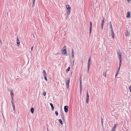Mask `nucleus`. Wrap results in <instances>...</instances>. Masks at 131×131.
<instances>
[{
    "label": "nucleus",
    "mask_w": 131,
    "mask_h": 131,
    "mask_svg": "<svg viewBox=\"0 0 131 131\" xmlns=\"http://www.w3.org/2000/svg\"><path fill=\"white\" fill-rule=\"evenodd\" d=\"M117 52L118 55L121 54V53L120 52V50H118L117 51Z\"/></svg>",
    "instance_id": "nucleus-20"
},
{
    "label": "nucleus",
    "mask_w": 131,
    "mask_h": 131,
    "mask_svg": "<svg viewBox=\"0 0 131 131\" xmlns=\"http://www.w3.org/2000/svg\"><path fill=\"white\" fill-rule=\"evenodd\" d=\"M35 0H33V1H34V2H35Z\"/></svg>",
    "instance_id": "nucleus-46"
},
{
    "label": "nucleus",
    "mask_w": 131,
    "mask_h": 131,
    "mask_svg": "<svg viewBox=\"0 0 131 131\" xmlns=\"http://www.w3.org/2000/svg\"><path fill=\"white\" fill-rule=\"evenodd\" d=\"M111 35L112 37L114 39V32L113 29H111Z\"/></svg>",
    "instance_id": "nucleus-7"
},
{
    "label": "nucleus",
    "mask_w": 131,
    "mask_h": 131,
    "mask_svg": "<svg viewBox=\"0 0 131 131\" xmlns=\"http://www.w3.org/2000/svg\"><path fill=\"white\" fill-rule=\"evenodd\" d=\"M89 68H88L87 72H88V73H89Z\"/></svg>",
    "instance_id": "nucleus-34"
},
{
    "label": "nucleus",
    "mask_w": 131,
    "mask_h": 131,
    "mask_svg": "<svg viewBox=\"0 0 131 131\" xmlns=\"http://www.w3.org/2000/svg\"><path fill=\"white\" fill-rule=\"evenodd\" d=\"M34 1H33V4H32V6H33L35 3H34Z\"/></svg>",
    "instance_id": "nucleus-38"
},
{
    "label": "nucleus",
    "mask_w": 131,
    "mask_h": 131,
    "mask_svg": "<svg viewBox=\"0 0 131 131\" xmlns=\"http://www.w3.org/2000/svg\"><path fill=\"white\" fill-rule=\"evenodd\" d=\"M50 106L51 107V110H54V107L52 103H50Z\"/></svg>",
    "instance_id": "nucleus-15"
},
{
    "label": "nucleus",
    "mask_w": 131,
    "mask_h": 131,
    "mask_svg": "<svg viewBox=\"0 0 131 131\" xmlns=\"http://www.w3.org/2000/svg\"><path fill=\"white\" fill-rule=\"evenodd\" d=\"M43 95L44 96H45L46 95V92H43Z\"/></svg>",
    "instance_id": "nucleus-29"
},
{
    "label": "nucleus",
    "mask_w": 131,
    "mask_h": 131,
    "mask_svg": "<svg viewBox=\"0 0 131 131\" xmlns=\"http://www.w3.org/2000/svg\"><path fill=\"white\" fill-rule=\"evenodd\" d=\"M68 79H67V80L66 81V85L67 88H68L69 86V79L68 80Z\"/></svg>",
    "instance_id": "nucleus-6"
},
{
    "label": "nucleus",
    "mask_w": 131,
    "mask_h": 131,
    "mask_svg": "<svg viewBox=\"0 0 131 131\" xmlns=\"http://www.w3.org/2000/svg\"><path fill=\"white\" fill-rule=\"evenodd\" d=\"M33 46H32V47L31 48V51H32V49H33Z\"/></svg>",
    "instance_id": "nucleus-39"
},
{
    "label": "nucleus",
    "mask_w": 131,
    "mask_h": 131,
    "mask_svg": "<svg viewBox=\"0 0 131 131\" xmlns=\"http://www.w3.org/2000/svg\"><path fill=\"white\" fill-rule=\"evenodd\" d=\"M74 60L73 61V65H74Z\"/></svg>",
    "instance_id": "nucleus-40"
},
{
    "label": "nucleus",
    "mask_w": 131,
    "mask_h": 131,
    "mask_svg": "<svg viewBox=\"0 0 131 131\" xmlns=\"http://www.w3.org/2000/svg\"><path fill=\"white\" fill-rule=\"evenodd\" d=\"M130 12H127V18H129L130 17Z\"/></svg>",
    "instance_id": "nucleus-13"
},
{
    "label": "nucleus",
    "mask_w": 131,
    "mask_h": 131,
    "mask_svg": "<svg viewBox=\"0 0 131 131\" xmlns=\"http://www.w3.org/2000/svg\"><path fill=\"white\" fill-rule=\"evenodd\" d=\"M74 52L73 50V49H72V58H73L74 57Z\"/></svg>",
    "instance_id": "nucleus-14"
},
{
    "label": "nucleus",
    "mask_w": 131,
    "mask_h": 131,
    "mask_svg": "<svg viewBox=\"0 0 131 131\" xmlns=\"http://www.w3.org/2000/svg\"><path fill=\"white\" fill-rule=\"evenodd\" d=\"M129 35V34L128 33H127V34H126V35L127 36H128Z\"/></svg>",
    "instance_id": "nucleus-44"
},
{
    "label": "nucleus",
    "mask_w": 131,
    "mask_h": 131,
    "mask_svg": "<svg viewBox=\"0 0 131 131\" xmlns=\"http://www.w3.org/2000/svg\"><path fill=\"white\" fill-rule=\"evenodd\" d=\"M70 70V67H69L68 69L66 70V72H68V71H69Z\"/></svg>",
    "instance_id": "nucleus-21"
},
{
    "label": "nucleus",
    "mask_w": 131,
    "mask_h": 131,
    "mask_svg": "<svg viewBox=\"0 0 131 131\" xmlns=\"http://www.w3.org/2000/svg\"><path fill=\"white\" fill-rule=\"evenodd\" d=\"M10 95L11 96L12 99V100H13V97L14 95V93L12 92V91L11 90H10Z\"/></svg>",
    "instance_id": "nucleus-10"
},
{
    "label": "nucleus",
    "mask_w": 131,
    "mask_h": 131,
    "mask_svg": "<svg viewBox=\"0 0 131 131\" xmlns=\"http://www.w3.org/2000/svg\"><path fill=\"white\" fill-rule=\"evenodd\" d=\"M92 23L91 21L90 22V31H89V34H90L91 33V31L92 30Z\"/></svg>",
    "instance_id": "nucleus-4"
},
{
    "label": "nucleus",
    "mask_w": 131,
    "mask_h": 131,
    "mask_svg": "<svg viewBox=\"0 0 131 131\" xmlns=\"http://www.w3.org/2000/svg\"><path fill=\"white\" fill-rule=\"evenodd\" d=\"M31 112L32 113H34V109L32 108L31 109Z\"/></svg>",
    "instance_id": "nucleus-19"
},
{
    "label": "nucleus",
    "mask_w": 131,
    "mask_h": 131,
    "mask_svg": "<svg viewBox=\"0 0 131 131\" xmlns=\"http://www.w3.org/2000/svg\"><path fill=\"white\" fill-rule=\"evenodd\" d=\"M0 43H1V44H2V41L1 40H0Z\"/></svg>",
    "instance_id": "nucleus-42"
},
{
    "label": "nucleus",
    "mask_w": 131,
    "mask_h": 131,
    "mask_svg": "<svg viewBox=\"0 0 131 131\" xmlns=\"http://www.w3.org/2000/svg\"><path fill=\"white\" fill-rule=\"evenodd\" d=\"M131 86L130 85L129 86V88H130V92H131Z\"/></svg>",
    "instance_id": "nucleus-35"
},
{
    "label": "nucleus",
    "mask_w": 131,
    "mask_h": 131,
    "mask_svg": "<svg viewBox=\"0 0 131 131\" xmlns=\"http://www.w3.org/2000/svg\"><path fill=\"white\" fill-rule=\"evenodd\" d=\"M87 97L86 100V103H88L89 102V96L88 94V93L87 92L86 93Z\"/></svg>",
    "instance_id": "nucleus-2"
},
{
    "label": "nucleus",
    "mask_w": 131,
    "mask_h": 131,
    "mask_svg": "<svg viewBox=\"0 0 131 131\" xmlns=\"http://www.w3.org/2000/svg\"><path fill=\"white\" fill-rule=\"evenodd\" d=\"M17 45L18 46L20 45V41H19L18 38V37H17Z\"/></svg>",
    "instance_id": "nucleus-8"
},
{
    "label": "nucleus",
    "mask_w": 131,
    "mask_h": 131,
    "mask_svg": "<svg viewBox=\"0 0 131 131\" xmlns=\"http://www.w3.org/2000/svg\"><path fill=\"white\" fill-rule=\"evenodd\" d=\"M90 64H91V63H90V62L88 61V65H90Z\"/></svg>",
    "instance_id": "nucleus-31"
},
{
    "label": "nucleus",
    "mask_w": 131,
    "mask_h": 131,
    "mask_svg": "<svg viewBox=\"0 0 131 131\" xmlns=\"http://www.w3.org/2000/svg\"><path fill=\"white\" fill-rule=\"evenodd\" d=\"M103 75L104 77H105L106 75V72H104L103 73Z\"/></svg>",
    "instance_id": "nucleus-23"
},
{
    "label": "nucleus",
    "mask_w": 131,
    "mask_h": 131,
    "mask_svg": "<svg viewBox=\"0 0 131 131\" xmlns=\"http://www.w3.org/2000/svg\"><path fill=\"white\" fill-rule=\"evenodd\" d=\"M66 47L65 46H64L63 48V49H66Z\"/></svg>",
    "instance_id": "nucleus-37"
},
{
    "label": "nucleus",
    "mask_w": 131,
    "mask_h": 131,
    "mask_svg": "<svg viewBox=\"0 0 131 131\" xmlns=\"http://www.w3.org/2000/svg\"><path fill=\"white\" fill-rule=\"evenodd\" d=\"M55 114H56V115L57 116H58V113L57 112V111H56L55 112Z\"/></svg>",
    "instance_id": "nucleus-24"
},
{
    "label": "nucleus",
    "mask_w": 131,
    "mask_h": 131,
    "mask_svg": "<svg viewBox=\"0 0 131 131\" xmlns=\"http://www.w3.org/2000/svg\"><path fill=\"white\" fill-rule=\"evenodd\" d=\"M61 117H62V119L63 120L64 118V115L63 114H61Z\"/></svg>",
    "instance_id": "nucleus-27"
},
{
    "label": "nucleus",
    "mask_w": 131,
    "mask_h": 131,
    "mask_svg": "<svg viewBox=\"0 0 131 131\" xmlns=\"http://www.w3.org/2000/svg\"><path fill=\"white\" fill-rule=\"evenodd\" d=\"M90 60H91V59H90V57L89 58V59L88 60V62H90Z\"/></svg>",
    "instance_id": "nucleus-32"
},
{
    "label": "nucleus",
    "mask_w": 131,
    "mask_h": 131,
    "mask_svg": "<svg viewBox=\"0 0 131 131\" xmlns=\"http://www.w3.org/2000/svg\"><path fill=\"white\" fill-rule=\"evenodd\" d=\"M131 0H127V1L128 2H129V1H130Z\"/></svg>",
    "instance_id": "nucleus-45"
},
{
    "label": "nucleus",
    "mask_w": 131,
    "mask_h": 131,
    "mask_svg": "<svg viewBox=\"0 0 131 131\" xmlns=\"http://www.w3.org/2000/svg\"><path fill=\"white\" fill-rule=\"evenodd\" d=\"M118 57L119 58L120 62H121V54L118 55Z\"/></svg>",
    "instance_id": "nucleus-12"
},
{
    "label": "nucleus",
    "mask_w": 131,
    "mask_h": 131,
    "mask_svg": "<svg viewBox=\"0 0 131 131\" xmlns=\"http://www.w3.org/2000/svg\"><path fill=\"white\" fill-rule=\"evenodd\" d=\"M118 72H119V70H118L117 72V73L115 75L116 77L117 76V75L118 74Z\"/></svg>",
    "instance_id": "nucleus-30"
},
{
    "label": "nucleus",
    "mask_w": 131,
    "mask_h": 131,
    "mask_svg": "<svg viewBox=\"0 0 131 131\" xmlns=\"http://www.w3.org/2000/svg\"><path fill=\"white\" fill-rule=\"evenodd\" d=\"M12 106L13 107V110L14 111H15V106L14 104H13V103H12Z\"/></svg>",
    "instance_id": "nucleus-17"
},
{
    "label": "nucleus",
    "mask_w": 131,
    "mask_h": 131,
    "mask_svg": "<svg viewBox=\"0 0 131 131\" xmlns=\"http://www.w3.org/2000/svg\"><path fill=\"white\" fill-rule=\"evenodd\" d=\"M66 8L67 11V15H68L67 17H68L70 13L71 8L70 5H66Z\"/></svg>",
    "instance_id": "nucleus-1"
},
{
    "label": "nucleus",
    "mask_w": 131,
    "mask_h": 131,
    "mask_svg": "<svg viewBox=\"0 0 131 131\" xmlns=\"http://www.w3.org/2000/svg\"><path fill=\"white\" fill-rule=\"evenodd\" d=\"M67 53V50L66 49H64L63 50L62 53L64 54H65Z\"/></svg>",
    "instance_id": "nucleus-16"
},
{
    "label": "nucleus",
    "mask_w": 131,
    "mask_h": 131,
    "mask_svg": "<svg viewBox=\"0 0 131 131\" xmlns=\"http://www.w3.org/2000/svg\"><path fill=\"white\" fill-rule=\"evenodd\" d=\"M109 68V67H107L106 68V69H108V70Z\"/></svg>",
    "instance_id": "nucleus-43"
},
{
    "label": "nucleus",
    "mask_w": 131,
    "mask_h": 131,
    "mask_svg": "<svg viewBox=\"0 0 131 131\" xmlns=\"http://www.w3.org/2000/svg\"><path fill=\"white\" fill-rule=\"evenodd\" d=\"M103 19L102 20H103V22H104V17H103Z\"/></svg>",
    "instance_id": "nucleus-36"
},
{
    "label": "nucleus",
    "mask_w": 131,
    "mask_h": 131,
    "mask_svg": "<svg viewBox=\"0 0 131 131\" xmlns=\"http://www.w3.org/2000/svg\"><path fill=\"white\" fill-rule=\"evenodd\" d=\"M58 121L61 125L63 124V123L62 122V120L61 119H59Z\"/></svg>",
    "instance_id": "nucleus-18"
},
{
    "label": "nucleus",
    "mask_w": 131,
    "mask_h": 131,
    "mask_svg": "<svg viewBox=\"0 0 131 131\" xmlns=\"http://www.w3.org/2000/svg\"><path fill=\"white\" fill-rule=\"evenodd\" d=\"M121 62H119V67L118 68V70L119 71V70L120 69V67H121Z\"/></svg>",
    "instance_id": "nucleus-26"
},
{
    "label": "nucleus",
    "mask_w": 131,
    "mask_h": 131,
    "mask_svg": "<svg viewBox=\"0 0 131 131\" xmlns=\"http://www.w3.org/2000/svg\"><path fill=\"white\" fill-rule=\"evenodd\" d=\"M116 124H115V125L114 126V127H113V128H112V129L111 130V131H116L115 130V129L116 128Z\"/></svg>",
    "instance_id": "nucleus-11"
},
{
    "label": "nucleus",
    "mask_w": 131,
    "mask_h": 131,
    "mask_svg": "<svg viewBox=\"0 0 131 131\" xmlns=\"http://www.w3.org/2000/svg\"><path fill=\"white\" fill-rule=\"evenodd\" d=\"M46 75H44V78H45V79L47 81V78H46Z\"/></svg>",
    "instance_id": "nucleus-25"
},
{
    "label": "nucleus",
    "mask_w": 131,
    "mask_h": 131,
    "mask_svg": "<svg viewBox=\"0 0 131 131\" xmlns=\"http://www.w3.org/2000/svg\"><path fill=\"white\" fill-rule=\"evenodd\" d=\"M68 106H65L64 107V112L66 113H67L68 111Z\"/></svg>",
    "instance_id": "nucleus-3"
},
{
    "label": "nucleus",
    "mask_w": 131,
    "mask_h": 131,
    "mask_svg": "<svg viewBox=\"0 0 131 131\" xmlns=\"http://www.w3.org/2000/svg\"><path fill=\"white\" fill-rule=\"evenodd\" d=\"M79 81H80V91L81 92V90L82 88V84H81V78H80L79 79Z\"/></svg>",
    "instance_id": "nucleus-5"
},
{
    "label": "nucleus",
    "mask_w": 131,
    "mask_h": 131,
    "mask_svg": "<svg viewBox=\"0 0 131 131\" xmlns=\"http://www.w3.org/2000/svg\"><path fill=\"white\" fill-rule=\"evenodd\" d=\"M104 23V22H103V21L102 20L101 23V28L102 29H103Z\"/></svg>",
    "instance_id": "nucleus-9"
},
{
    "label": "nucleus",
    "mask_w": 131,
    "mask_h": 131,
    "mask_svg": "<svg viewBox=\"0 0 131 131\" xmlns=\"http://www.w3.org/2000/svg\"><path fill=\"white\" fill-rule=\"evenodd\" d=\"M43 75H46V73L45 71V70H43Z\"/></svg>",
    "instance_id": "nucleus-22"
},
{
    "label": "nucleus",
    "mask_w": 131,
    "mask_h": 131,
    "mask_svg": "<svg viewBox=\"0 0 131 131\" xmlns=\"http://www.w3.org/2000/svg\"><path fill=\"white\" fill-rule=\"evenodd\" d=\"M90 67V65H88V68H89Z\"/></svg>",
    "instance_id": "nucleus-33"
},
{
    "label": "nucleus",
    "mask_w": 131,
    "mask_h": 131,
    "mask_svg": "<svg viewBox=\"0 0 131 131\" xmlns=\"http://www.w3.org/2000/svg\"><path fill=\"white\" fill-rule=\"evenodd\" d=\"M81 62L82 63H83V61L82 60H81Z\"/></svg>",
    "instance_id": "nucleus-41"
},
{
    "label": "nucleus",
    "mask_w": 131,
    "mask_h": 131,
    "mask_svg": "<svg viewBox=\"0 0 131 131\" xmlns=\"http://www.w3.org/2000/svg\"><path fill=\"white\" fill-rule=\"evenodd\" d=\"M110 29H111H111H113V28H112V25L111 23V22H110Z\"/></svg>",
    "instance_id": "nucleus-28"
}]
</instances>
